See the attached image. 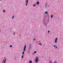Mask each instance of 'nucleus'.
I'll use <instances>...</instances> for the list:
<instances>
[{"instance_id":"nucleus-20","label":"nucleus","mask_w":63,"mask_h":63,"mask_svg":"<svg viewBox=\"0 0 63 63\" xmlns=\"http://www.w3.org/2000/svg\"><path fill=\"white\" fill-rule=\"evenodd\" d=\"M56 47L55 45H54V47Z\"/></svg>"},{"instance_id":"nucleus-16","label":"nucleus","mask_w":63,"mask_h":63,"mask_svg":"<svg viewBox=\"0 0 63 63\" xmlns=\"http://www.w3.org/2000/svg\"><path fill=\"white\" fill-rule=\"evenodd\" d=\"M58 39V38H56V39H55V40H57Z\"/></svg>"},{"instance_id":"nucleus-2","label":"nucleus","mask_w":63,"mask_h":63,"mask_svg":"<svg viewBox=\"0 0 63 63\" xmlns=\"http://www.w3.org/2000/svg\"><path fill=\"white\" fill-rule=\"evenodd\" d=\"M26 46H24V51H25V50H26Z\"/></svg>"},{"instance_id":"nucleus-25","label":"nucleus","mask_w":63,"mask_h":63,"mask_svg":"<svg viewBox=\"0 0 63 63\" xmlns=\"http://www.w3.org/2000/svg\"><path fill=\"white\" fill-rule=\"evenodd\" d=\"M39 42L40 43V42H41V41H39Z\"/></svg>"},{"instance_id":"nucleus-7","label":"nucleus","mask_w":63,"mask_h":63,"mask_svg":"<svg viewBox=\"0 0 63 63\" xmlns=\"http://www.w3.org/2000/svg\"><path fill=\"white\" fill-rule=\"evenodd\" d=\"M57 42V40H55V43H56V42Z\"/></svg>"},{"instance_id":"nucleus-13","label":"nucleus","mask_w":63,"mask_h":63,"mask_svg":"<svg viewBox=\"0 0 63 63\" xmlns=\"http://www.w3.org/2000/svg\"><path fill=\"white\" fill-rule=\"evenodd\" d=\"M45 14H47V12H45Z\"/></svg>"},{"instance_id":"nucleus-11","label":"nucleus","mask_w":63,"mask_h":63,"mask_svg":"<svg viewBox=\"0 0 63 63\" xmlns=\"http://www.w3.org/2000/svg\"><path fill=\"white\" fill-rule=\"evenodd\" d=\"M37 52V51H35L34 52V53H36Z\"/></svg>"},{"instance_id":"nucleus-24","label":"nucleus","mask_w":63,"mask_h":63,"mask_svg":"<svg viewBox=\"0 0 63 63\" xmlns=\"http://www.w3.org/2000/svg\"><path fill=\"white\" fill-rule=\"evenodd\" d=\"M56 48H57V47L56 46Z\"/></svg>"},{"instance_id":"nucleus-17","label":"nucleus","mask_w":63,"mask_h":63,"mask_svg":"<svg viewBox=\"0 0 63 63\" xmlns=\"http://www.w3.org/2000/svg\"><path fill=\"white\" fill-rule=\"evenodd\" d=\"M23 55H22V58H23Z\"/></svg>"},{"instance_id":"nucleus-21","label":"nucleus","mask_w":63,"mask_h":63,"mask_svg":"<svg viewBox=\"0 0 63 63\" xmlns=\"http://www.w3.org/2000/svg\"><path fill=\"white\" fill-rule=\"evenodd\" d=\"M33 7H35V4L34 5H33Z\"/></svg>"},{"instance_id":"nucleus-5","label":"nucleus","mask_w":63,"mask_h":63,"mask_svg":"<svg viewBox=\"0 0 63 63\" xmlns=\"http://www.w3.org/2000/svg\"><path fill=\"white\" fill-rule=\"evenodd\" d=\"M7 59H6V60L4 61V63H6V60Z\"/></svg>"},{"instance_id":"nucleus-6","label":"nucleus","mask_w":63,"mask_h":63,"mask_svg":"<svg viewBox=\"0 0 63 63\" xmlns=\"http://www.w3.org/2000/svg\"><path fill=\"white\" fill-rule=\"evenodd\" d=\"M39 45H42V44L41 43H39Z\"/></svg>"},{"instance_id":"nucleus-10","label":"nucleus","mask_w":63,"mask_h":63,"mask_svg":"<svg viewBox=\"0 0 63 63\" xmlns=\"http://www.w3.org/2000/svg\"><path fill=\"white\" fill-rule=\"evenodd\" d=\"M14 16H13L12 17V19H14Z\"/></svg>"},{"instance_id":"nucleus-9","label":"nucleus","mask_w":63,"mask_h":63,"mask_svg":"<svg viewBox=\"0 0 63 63\" xmlns=\"http://www.w3.org/2000/svg\"><path fill=\"white\" fill-rule=\"evenodd\" d=\"M13 35H14V36H15V32H14Z\"/></svg>"},{"instance_id":"nucleus-18","label":"nucleus","mask_w":63,"mask_h":63,"mask_svg":"<svg viewBox=\"0 0 63 63\" xmlns=\"http://www.w3.org/2000/svg\"><path fill=\"white\" fill-rule=\"evenodd\" d=\"M5 12V10H4V11H3V12Z\"/></svg>"},{"instance_id":"nucleus-4","label":"nucleus","mask_w":63,"mask_h":63,"mask_svg":"<svg viewBox=\"0 0 63 63\" xmlns=\"http://www.w3.org/2000/svg\"><path fill=\"white\" fill-rule=\"evenodd\" d=\"M39 4V2L38 1L36 3V4L37 5H38V4Z\"/></svg>"},{"instance_id":"nucleus-1","label":"nucleus","mask_w":63,"mask_h":63,"mask_svg":"<svg viewBox=\"0 0 63 63\" xmlns=\"http://www.w3.org/2000/svg\"><path fill=\"white\" fill-rule=\"evenodd\" d=\"M39 61V58L38 57H37L35 58V61L36 63H37L38 62V61Z\"/></svg>"},{"instance_id":"nucleus-14","label":"nucleus","mask_w":63,"mask_h":63,"mask_svg":"<svg viewBox=\"0 0 63 63\" xmlns=\"http://www.w3.org/2000/svg\"><path fill=\"white\" fill-rule=\"evenodd\" d=\"M10 47H12V45L10 46Z\"/></svg>"},{"instance_id":"nucleus-22","label":"nucleus","mask_w":63,"mask_h":63,"mask_svg":"<svg viewBox=\"0 0 63 63\" xmlns=\"http://www.w3.org/2000/svg\"><path fill=\"white\" fill-rule=\"evenodd\" d=\"M36 40V39H33V40L34 41V40Z\"/></svg>"},{"instance_id":"nucleus-26","label":"nucleus","mask_w":63,"mask_h":63,"mask_svg":"<svg viewBox=\"0 0 63 63\" xmlns=\"http://www.w3.org/2000/svg\"><path fill=\"white\" fill-rule=\"evenodd\" d=\"M43 56H42V58H43Z\"/></svg>"},{"instance_id":"nucleus-27","label":"nucleus","mask_w":63,"mask_h":63,"mask_svg":"<svg viewBox=\"0 0 63 63\" xmlns=\"http://www.w3.org/2000/svg\"><path fill=\"white\" fill-rule=\"evenodd\" d=\"M0 1H1V0H0Z\"/></svg>"},{"instance_id":"nucleus-12","label":"nucleus","mask_w":63,"mask_h":63,"mask_svg":"<svg viewBox=\"0 0 63 63\" xmlns=\"http://www.w3.org/2000/svg\"><path fill=\"white\" fill-rule=\"evenodd\" d=\"M24 52H23L22 53V54L23 55V54H24Z\"/></svg>"},{"instance_id":"nucleus-23","label":"nucleus","mask_w":63,"mask_h":63,"mask_svg":"<svg viewBox=\"0 0 63 63\" xmlns=\"http://www.w3.org/2000/svg\"><path fill=\"white\" fill-rule=\"evenodd\" d=\"M48 33H49V31H48Z\"/></svg>"},{"instance_id":"nucleus-15","label":"nucleus","mask_w":63,"mask_h":63,"mask_svg":"<svg viewBox=\"0 0 63 63\" xmlns=\"http://www.w3.org/2000/svg\"><path fill=\"white\" fill-rule=\"evenodd\" d=\"M51 18L53 17V16L51 15Z\"/></svg>"},{"instance_id":"nucleus-8","label":"nucleus","mask_w":63,"mask_h":63,"mask_svg":"<svg viewBox=\"0 0 63 63\" xmlns=\"http://www.w3.org/2000/svg\"><path fill=\"white\" fill-rule=\"evenodd\" d=\"M29 63H32V61H30Z\"/></svg>"},{"instance_id":"nucleus-19","label":"nucleus","mask_w":63,"mask_h":63,"mask_svg":"<svg viewBox=\"0 0 63 63\" xmlns=\"http://www.w3.org/2000/svg\"><path fill=\"white\" fill-rule=\"evenodd\" d=\"M26 6H27V3H26Z\"/></svg>"},{"instance_id":"nucleus-3","label":"nucleus","mask_w":63,"mask_h":63,"mask_svg":"<svg viewBox=\"0 0 63 63\" xmlns=\"http://www.w3.org/2000/svg\"><path fill=\"white\" fill-rule=\"evenodd\" d=\"M26 3H28V0H27Z\"/></svg>"}]
</instances>
